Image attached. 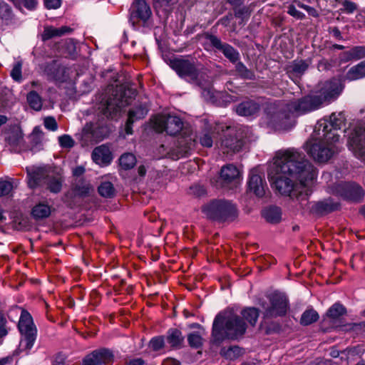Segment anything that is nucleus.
Returning <instances> with one entry per match:
<instances>
[{"instance_id":"nucleus-41","label":"nucleus","mask_w":365,"mask_h":365,"mask_svg":"<svg viewBox=\"0 0 365 365\" xmlns=\"http://www.w3.org/2000/svg\"><path fill=\"white\" fill-rule=\"evenodd\" d=\"M99 195L106 198H113L116 192L113 185L109 181H105L101 183L98 187Z\"/></svg>"},{"instance_id":"nucleus-50","label":"nucleus","mask_w":365,"mask_h":365,"mask_svg":"<svg viewBox=\"0 0 365 365\" xmlns=\"http://www.w3.org/2000/svg\"><path fill=\"white\" fill-rule=\"evenodd\" d=\"M21 68L22 62L18 61L11 71V76L15 81L20 82L22 80Z\"/></svg>"},{"instance_id":"nucleus-20","label":"nucleus","mask_w":365,"mask_h":365,"mask_svg":"<svg viewBox=\"0 0 365 365\" xmlns=\"http://www.w3.org/2000/svg\"><path fill=\"white\" fill-rule=\"evenodd\" d=\"M114 359L113 352L106 348H101L92 351L83 360V365H103L110 363Z\"/></svg>"},{"instance_id":"nucleus-40","label":"nucleus","mask_w":365,"mask_h":365,"mask_svg":"<svg viewBox=\"0 0 365 365\" xmlns=\"http://www.w3.org/2000/svg\"><path fill=\"white\" fill-rule=\"evenodd\" d=\"M136 158L131 153H125L119 158V165L125 170L132 169L136 164Z\"/></svg>"},{"instance_id":"nucleus-64","label":"nucleus","mask_w":365,"mask_h":365,"mask_svg":"<svg viewBox=\"0 0 365 365\" xmlns=\"http://www.w3.org/2000/svg\"><path fill=\"white\" fill-rule=\"evenodd\" d=\"M165 365H181L180 361L173 359V358H168L164 361Z\"/></svg>"},{"instance_id":"nucleus-58","label":"nucleus","mask_w":365,"mask_h":365,"mask_svg":"<svg viewBox=\"0 0 365 365\" xmlns=\"http://www.w3.org/2000/svg\"><path fill=\"white\" fill-rule=\"evenodd\" d=\"M332 67V65L326 58L321 60L317 65V68L319 71H327Z\"/></svg>"},{"instance_id":"nucleus-51","label":"nucleus","mask_w":365,"mask_h":365,"mask_svg":"<svg viewBox=\"0 0 365 365\" xmlns=\"http://www.w3.org/2000/svg\"><path fill=\"white\" fill-rule=\"evenodd\" d=\"M58 142L61 148H71L74 146L73 139L68 135H63L58 138Z\"/></svg>"},{"instance_id":"nucleus-23","label":"nucleus","mask_w":365,"mask_h":365,"mask_svg":"<svg viewBox=\"0 0 365 365\" xmlns=\"http://www.w3.org/2000/svg\"><path fill=\"white\" fill-rule=\"evenodd\" d=\"M148 111L145 103H140L130 109L128 113V119L125 125V131L127 135L133 134V124L145 117Z\"/></svg>"},{"instance_id":"nucleus-32","label":"nucleus","mask_w":365,"mask_h":365,"mask_svg":"<svg viewBox=\"0 0 365 365\" xmlns=\"http://www.w3.org/2000/svg\"><path fill=\"white\" fill-rule=\"evenodd\" d=\"M262 216L270 224H278L282 220V210L277 206H269L262 211Z\"/></svg>"},{"instance_id":"nucleus-7","label":"nucleus","mask_w":365,"mask_h":365,"mask_svg":"<svg viewBox=\"0 0 365 365\" xmlns=\"http://www.w3.org/2000/svg\"><path fill=\"white\" fill-rule=\"evenodd\" d=\"M170 67L181 78L200 88H205L207 81L197 68L194 59L175 58L170 61Z\"/></svg>"},{"instance_id":"nucleus-42","label":"nucleus","mask_w":365,"mask_h":365,"mask_svg":"<svg viewBox=\"0 0 365 365\" xmlns=\"http://www.w3.org/2000/svg\"><path fill=\"white\" fill-rule=\"evenodd\" d=\"M235 71L237 75L242 79L254 80L255 78L254 71L247 68L245 65L240 61L236 63Z\"/></svg>"},{"instance_id":"nucleus-54","label":"nucleus","mask_w":365,"mask_h":365,"mask_svg":"<svg viewBox=\"0 0 365 365\" xmlns=\"http://www.w3.org/2000/svg\"><path fill=\"white\" fill-rule=\"evenodd\" d=\"M287 13L297 19L302 20L305 18V15L302 12L298 11L294 5L289 6Z\"/></svg>"},{"instance_id":"nucleus-46","label":"nucleus","mask_w":365,"mask_h":365,"mask_svg":"<svg viewBox=\"0 0 365 365\" xmlns=\"http://www.w3.org/2000/svg\"><path fill=\"white\" fill-rule=\"evenodd\" d=\"M165 346V339L163 336H158L152 338L149 343L148 347L153 351H158Z\"/></svg>"},{"instance_id":"nucleus-16","label":"nucleus","mask_w":365,"mask_h":365,"mask_svg":"<svg viewBox=\"0 0 365 365\" xmlns=\"http://www.w3.org/2000/svg\"><path fill=\"white\" fill-rule=\"evenodd\" d=\"M220 128L225 132L220 144L222 152L227 154L230 152H239L242 148L244 142L242 138L237 135V130L230 126H222Z\"/></svg>"},{"instance_id":"nucleus-25","label":"nucleus","mask_w":365,"mask_h":365,"mask_svg":"<svg viewBox=\"0 0 365 365\" xmlns=\"http://www.w3.org/2000/svg\"><path fill=\"white\" fill-rule=\"evenodd\" d=\"M266 182L262 176L257 173L255 170H252L248 180V188L257 197H262L265 195Z\"/></svg>"},{"instance_id":"nucleus-12","label":"nucleus","mask_w":365,"mask_h":365,"mask_svg":"<svg viewBox=\"0 0 365 365\" xmlns=\"http://www.w3.org/2000/svg\"><path fill=\"white\" fill-rule=\"evenodd\" d=\"M269 305L264 307V317L265 319L276 318L286 315L288 308L289 302L287 297L278 292H274L267 297Z\"/></svg>"},{"instance_id":"nucleus-44","label":"nucleus","mask_w":365,"mask_h":365,"mask_svg":"<svg viewBox=\"0 0 365 365\" xmlns=\"http://www.w3.org/2000/svg\"><path fill=\"white\" fill-rule=\"evenodd\" d=\"M204 339L200 334L197 332H191L187 335V342L192 349H200L203 345Z\"/></svg>"},{"instance_id":"nucleus-22","label":"nucleus","mask_w":365,"mask_h":365,"mask_svg":"<svg viewBox=\"0 0 365 365\" xmlns=\"http://www.w3.org/2000/svg\"><path fill=\"white\" fill-rule=\"evenodd\" d=\"M64 177L61 169L48 168L47 178L44 183L46 188L52 193H58L62 190Z\"/></svg>"},{"instance_id":"nucleus-52","label":"nucleus","mask_w":365,"mask_h":365,"mask_svg":"<svg viewBox=\"0 0 365 365\" xmlns=\"http://www.w3.org/2000/svg\"><path fill=\"white\" fill-rule=\"evenodd\" d=\"M341 5L343 8L341 9V11L346 14H352L358 9L356 3L348 0L342 1Z\"/></svg>"},{"instance_id":"nucleus-28","label":"nucleus","mask_w":365,"mask_h":365,"mask_svg":"<svg viewBox=\"0 0 365 365\" xmlns=\"http://www.w3.org/2000/svg\"><path fill=\"white\" fill-rule=\"evenodd\" d=\"M339 208L340 204L329 197L316 202L312 207V210L317 214L323 215L338 210Z\"/></svg>"},{"instance_id":"nucleus-35","label":"nucleus","mask_w":365,"mask_h":365,"mask_svg":"<svg viewBox=\"0 0 365 365\" xmlns=\"http://www.w3.org/2000/svg\"><path fill=\"white\" fill-rule=\"evenodd\" d=\"M311 63V58L307 60H294L288 67L287 72L292 73L296 76H302L308 69Z\"/></svg>"},{"instance_id":"nucleus-9","label":"nucleus","mask_w":365,"mask_h":365,"mask_svg":"<svg viewBox=\"0 0 365 365\" xmlns=\"http://www.w3.org/2000/svg\"><path fill=\"white\" fill-rule=\"evenodd\" d=\"M334 143L328 140L324 142L317 139H310L307 141L304 148L307 154L315 161L324 163L338 153L337 148L334 145Z\"/></svg>"},{"instance_id":"nucleus-1","label":"nucleus","mask_w":365,"mask_h":365,"mask_svg":"<svg viewBox=\"0 0 365 365\" xmlns=\"http://www.w3.org/2000/svg\"><path fill=\"white\" fill-rule=\"evenodd\" d=\"M268 178L279 193L307 200L316 179V170L305 155L294 149L278 152L268 170Z\"/></svg>"},{"instance_id":"nucleus-3","label":"nucleus","mask_w":365,"mask_h":365,"mask_svg":"<svg viewBox=\"0 0 365 365\" xmlns=\"http://www.w3.org/2000/svg\"><path fill=\"white\" fill-rule=\"evenodd\" d=\"M137 93L136 88L128 83L117 85L108 89L107 96L102 99L98 109L106 118L114 119L120 115L122 108L131 103Z\"/></svg>"},{"instance_id":"nucleus-43","label":"nucleus","mask_w":365,"mask_h":365,"mask_svg":"<svg viewBox=\"0 0 365 365\" xmlns=\"http://www.w3.org/2000/svg\"><path fill=\"white\" fill-rule=\"evenodd\" d=\"M27 101L30 107L35 110H40L42 108L41 98L34 91H31L27 94Z\"/></svg>"},{"instance_id":"nucleus-56","label":"nucleus","mask_w":365,"mask_h":365,"mask_svg":"<svg viewBox=\"0 0 365 365\" xmlns=\"http://www.w3.org/2000/svg\"><path fill=\"white\" fill-rule=\"evenodd\" d=\"M61 0H44V5L48 9H56L60 7Z\"/></svg>"},{"instance_id":"nucleus-37","label":"nucleus","mask_w":365,"mask_h":365,"mask_svg":"<svg viewBox=\"0 0 365 365\" xmlns=\"http://www.w3.org/2000/svg\"><path fill=\"white\" fill-rule=\"evenodd\" d=\"M15 15L11 6L3 0H0V19L5 24H9L14 19Z\"/></svg>"},{"instance_id":"nucleus-47","label":"nucleus","mask_w":365,"mask_h":365,"mask_svg":"<svg viewBox=\"0 0 365 365\" xmlns=\"http://www.w3.org/2000/svg\"><path fill=\"white\" fill-rule=\"evenodd\" d=\"M252 10L250 6L242 5V6L235 9L232 14L235 18L245 19L250 18Z\"/></svg>"},{"instance_id":"nucleus-13","label":"nucleus","mask_w":365,"mask_h":365,"mask_svg":"<svg viewBox=\"0 0 365 365\" xmlns=\"http://www.w3.org/2000/svg\"><path fill=\"white\" fill-rule=\"evenodd\" d=\"M344 79L341 77H333L326 81L317 93V98L321 99V104L329 103L335 101L342 92L344 85Z\"/></svg>"},{"instance_id":"nucleus-34","label":"nucleus","mask_w":365,"mask_h":365,"mask_svg":"<svg viewBox=\"0 0 365 365\" xmlns=\"http://www.w3.org/2000/svg\"><path fill=\"white\" fill-rule=\"evenodd\" d=\"M51 212V207L44 202H39L33 207L31 210V216L36 220H40L47 218Z\"/></svg>"},{"instance_id":"nucleus-55","label":"nucleus","mask_w":365,"mask_h":365,"mask_svg":"<svg viewBox=\"0 0 365 365\" xmlns=\"http://www.w3.org/2000/svg\"><path fill=\"white\" fill-rule=\"evenodd\" d=\"M200 143L202 146L210 148L212 146L213 140L209 133H205L200 137Z\"/></svg>"},{"instance_id":"nucleus-8","label":"nucleus","mask_w":365,"mask_h":365,"mask_svg":"<svg viewBox=\"0 0 365 365\" xmlns=\"http://www.w3.org/2000/svg\"><path fill=\"white\" fill-rule=\"evenodd\" d=\"M197 39H203L202 46L205 51L220 52L231 63H237L240 59V53L230 44L223 42L217 35L204 32L197 36Z\"/></svg>"},{"instance_id":"nucleus-11","label":"nucleus","mask_w":365,"mask_h":365,"mask_svg":"<svg viewBox=\"0 0 365 365\" xmlns=\"http://www.w3.org/2000/svg\"><path fill=\"white\" fill-rule=\"evenodd\" d=\"M294 118L319 109L322 106L321 99L316 94H309L288 102Z\"/></svg>"},{"instance_id":"nucleus-14","label":"nucleus","mask_w":365,"mask_h":365,"mask_svg":"<svg viewBox=\"0 0 365 365\" xmlns=\"http://www.w3.org/2000/svg\"><path fill=\"white\" fill-rule=\"evenodd\" d=\"M333 193L340 196L344 200L360 202L364 196V191L362 187L354 182H340L332 187Z\"/></svg>"},{"instance_id":"nucleus-38","label":"nucleus","mask_w":365,"mask_h":365,"mask_svg":"<svg viewBox=\"0 0 365 365\" xmlns=\"http://www.w3.org/2000/svg\"><path fill=\"white\" fill-rule=\"evenodd\" d=\"M319 314L313 308L306 309L301 316L300 324L302 326H309L318 321Z\"/></svg>"},{"instance_id":"nucleus-5","label":"nucleus","mask_w":365,"mask_h":365,"mask_svg":"<svg viewBox=\"0 0 365 365\" xmlns=\"http://www.w3.org/2000/svg\"><path fill=\"white\" fill-rule=\"evenodd\" d=\"M264 112L267 125L276 130H289L297 123L289 103L273 102L267 103Z\"/></svg>"},{"instance_id":"nucleus-33","label":"nucleus","mask_w":365,"mask_h":365,"mask_svg":"<svg viewBox=\"0 0 365 365\" xmlns=\"http://www.w3.org/2000/svg\"><path fill=\"white\" fill-rule=\"evenodd\" d=\"M365 77V60L352 66L343 77L344 80L355 81Z\"/></svg>"},{"instance_id":"nucleus-24","label":"nucleus","mask_w":365,"mask_h":365,"mask_svg":"<svg viewBox=\"0 0 365 365\" xmlns=\"http://www.w3.org/2000/svg\"><path fill=\"white\" fill-rule=\"evenodd\" d=\"M28 185L34 189L38 186H44L48 169L46 168H36L33 170L26 168Z\"/></svg>"},{"instance_id":"nucleus-4","label":"nucleus","mask_w":365,"mask_h":365,"mask_svg":"<svg viewBox=\"0 0 365 365\" xmlns=\"http://www.w3.org/2000/svg\"><path fill=\"white\" fill-rule=\"evenodd\" d=\"M152 127L157 133L165 131L168 135L175 136L181 134L182 140L179 141L181 146L185 145V153L195 145V135L189 128H185L181 118L176 115H163L155 116L152 120Z\"/></svg>"},{"instance_id":"nucleus-63","label":"nucleus","mask_w":365,"mask_h":365,"mask_svg":"<svg viewBox=\"0 0 365 365\" xmlns=\"http://www.w3.org/2000/svg\"><path fill=\"white\" fill-rule=\"evenodd\" d=\"M232 6V11L244 5V0H226Z\"/></svg>"},{"instance_id":"nucleus-2","label":"nucleus","mask_w":365,"mask_h":365,"mask_svg":"<svg viewBox=\"0 0 365 365\" xmlns=\"http://www.w3.org/2000/svg\"><path fill=\"white\" fill-rule=\"evenodd\" d=\"M259 311L255 307H247L242 310L241 315H232L226 317L217 314L213 322L212 337L213 343L220 344L225 339H237L242 337L247 329V324L243 319L255 327L259 317Z\"/></svg>"},{"instance_id":"nucleus-6","label":"nucleus","mask_w":365,"mask_h":365,"mask_svg":"<svg viewBox=\"0 0 365 365\" xmlns=\"http://www.w3.org/2000/svg\"><path fill=\"white\" fill-rule=\"evenodd\" d=\"M201 210L208 220L219 223H231L239 216L236 204L225 199L212 200L204 205Z\"/></svg>"},{"instance_id":"nucleus-61","label":"nucleus","mask_w":365,"mask_h":365,"mask_svg":"<svg viewBox=\"0 0 365 365\" xmlns=\"http://www.w3.org/2000/svg\"><path fill=\"white\" fill-rule=\"evenodd\" d=\"M66 356L62 353L56 355L53 365H64Z\"/></svg>"},{"instance_id":"nucleus-26","label":"nucleus","mask_w":365,"mask_h":365,"mask_svg":"<svg viewBox=\"0 0 365 365\" xmlns=\"http://www.w3.org/2000/svg\"><path fill=\"white\" fill-rule=\"evenodd\" d=\"M259 104L254 100H247L237 104L235 107L236 113L241 116H253L259 113Z\"/></svg>"},{"instance_id":"nucleus-15","label":"nucleus","mask_w":365,"mask_h":365,"mask_svg":"<svg viewBox=\"0 0 365 365\" xmlns=\"http://www.w3.org/2000/svg\"><path fill=\"white\" fill-rule=\"evenodd\" d=\"M18 329L26 341V349L30 350L36 339L37 330L31 315L25 309L21 312L18 323Z\"/></svg>"},{"instance_id":"nucleus-53","label":"nucleus","mask_w":365,"mask_h":365,"mask_svg":"<svg viewBox=\"0 0 365 365\" xmlns=\"http://www.w3.org/2000/svg\"><path fill=\"white\" fill-rule=\"evenodd\" d=\"M44 126L49 130L55 131L58 128V124L53 117H46L44 119Z\"/></svg>"},{"instance_id":"nucleus-48","label":"nucleus","mask_w":365,"mask_h":365,"mask_svg":"<svg viewBox=\"0 0 365 365\" xmlns=\"http://www.w3.org/2000/svg\"><path fill=\"white\" fill-rule=\"evenodd\" d=\"M59 34H61V32L57 30V28L52 26L45 27L41 34V40L45 42L53 37L59 36Z\"/></svg>"},{"instance_id":"nucleus-62","label":"nucleus","mask_w":365,"mask_h":365,"mask_svg":"<svg viewBox=\"0 0 365 365\" xmlns=\"http://www.w3.org/2000/svg\"><path fill=\"white\" fill-rule=\"evenodd\" d=\"M86 172V169L83 166H77L75 168L73 169V175L76 178H82V175Z\"/></svg>"},{"instance_id":"nucleus-45","label":"nucleus","mask_w":365,"mask_h":365,"mask_svg":"<svg viewBox=\"0 0 365 365\" xmlns=\"http://www.w3.org/2000/svg\"><path fill=\"white\" fill-rule=\"evenodd\" d=\"M154 6L157 9H162L165 12L172 10L173 6L178 3V0H153Z\"/></svg>"},{"instance_id":"nucleus-36","label":"nucleus","mask_w":365,"mask_h":365,"mask_svg":"<svg viewBox=\"0 0 365 365\" xmlns=\"http://www.w3.org/2000/svg\"><path fill=\"white\" fill-rule=\"evenodd\" d=\"M244 349L238 346H231L229 348L223 347L220 350V355L226 359L235 360L244 354Z\"/></svg>"},{"instance_id":"nucleus-60","label":"nucleus","mask_w":365,"mask_h":365,"mask_svg":"<svg viewBox=\"0 0 365 365\" xmlns=\"http://www.w3.org/2000/svg\"><path fill=\"white\" fill-rule=\"evenodd\" d=\"M329 34H331L337 40H343V36L338 27H330L328 29Z\"/></svg>"},{"instance_id":"nucleus-29","label":"nucleus","mask_w":365,"mask_h":365,"mask_svg":"<svg viewBox=\"0 0 365 365\" xmlns=\"http://www.w3.org/2000/svg\"><path fill=\"white\" fill-rule=\"evenodd\" d=\"M166 340L173 349H180L184 346L185 337L178 329H170L167 332Z\"/></svg>"},{"instance_id":"nucleus-30","label":"nucleus","mask_w":365,"mask_h":365,"mask_svg":"<svg viewBox=\"0 0 365 365\" xmlns=\"http://www.w3.org/2000/svg\"><path fill=\"white\" fill-rule=\"evenodd\" d=\"M72 189L78 196L86 197L89 195L90 191L93 190V187L85 178H76L73 182Z\"/></svg>"},{"instance_id":"nucleus-27","label":"nucleus","mask_w":365,"mask_h":365,"mask_svg":"<svg viewBox=\"0 0 365 365\" xmlns=\"http://www.w3.org/2000/svg\"><path fill=\"white\" fill-rule=\"evenodd\" d=\"M92 158L98 164L108 165L113 160V155L109 147L102 145L94 148Z\"/></svg>"},{"instance_id":"nucleus-19","label":"nucleus","mask_w":365,"mask_h":365,"mask_svg":"<svg viewBox=\"0 0 365 365\" xmlns=\"http://www.w3.org/2000/svg\"><path fill=\"white\" fill-rule=\"evenodd\" d=\"M129 11L130 21L133 26L139 22L145 24L152 16L150 7L145 0H134Z\"/></svg>"},{"instance_id":"nucleus-59","label":"nucleus","mask_w":365,"mask_h":365,"mask_svg":"<svg viewBox=\"0 0 365 365\" xmlns=\"http://www.w3.org/2000/svg\"><path fill=\"white\" fill-rule=\"evenodd\" d=\"M232 17H233V14L230 12L227 15L222 17L219 20L218 24H220L222 26H224L225 27H227L229 26L231 20L232 19Z\"/></svg>"},{"instance_id":"nucleus-49","label":"nucleus","mask_w":365,"mask_h":365,"mask_svg":"<svg viewBox=\"0 0 365 365\" xmlns=\"http://www.w3.org/2000/svg\"><path fill=\"white\" fill-rule=\"evenodd\" d=\"M11 182L0 179V197L8 195L13 190Z\"/></svg>"},{"instance_id":"nucleus-17","label":"nucleus","mask_w":365,"mask_h":365,"mask_svg":"<svg viewBox=\"0 0 365 365\" xmlns=\"http://www.w3.org/2000/svg\"><path fill=\"white\" fill-rule=\"evenodd\" d=\"M349 145L355 156L365 163V125L357 126L352 130Z\"/></svg>"},{"instance_id":"nucleus-18","label":"nucleus","mask_w":365,"mask_h":365,"mask_svg":"<svg viewBox=\"0 0 365 365\" xmlns=\"http://www.w3.org/2000/svg\"><path fill=\"white\" fill-rule=\"evenodd\" d=\"M240 170L232 164H228L221 168L217 183L222 187L233 189L240 182Z\"/></svg>"},{"instance_id":"nucleus-21","label":"nucleus","mask_w":365,"mask_h":365,"mask_svg":"<svg viewBox=\"0 0 365 365\" xmlns=\"http://www.w3.org/2000/svg\"><path fill=\"white\" fill-rule=\"evenodd\" d=\"M40 67L46 75L48 80L61 82L65 81V68L58 61L53 60L41 64Z\"/></svg>"},{"instance_id":"nucleus-10","label":"nucleus","mask_w":365,"mask_h":365,"mask_svg":"<svg viewBox=\"0 0 365 365\" xmlns=\"http://www.w3.org/2000/svg\"><path fill=\"white\" fill-rule=\"evenodd\" d=\"M318 131L322 132V136L325 140L331 142H338L340 130L343 125H345V118L341 113L338 114L332 113L329 116V120H324L318 123Z\"/></svg>"},{"instance_id":"nucleus-39","label":"nucleus","mask_w":365,"mask_h":365,"mask_svg":"<svg viewBox=\"0 0 365 365\" xmlns=\"http://www.w3.org/2000/svg\"><path fill=\"white\" fill-rule=\"evenodd\" d=\"M346 314V308L340 303H335L327 310V317L334 322Z\"/></svg>"},{"instance_id":"nucleus-57","label":"nucleus","mask_w":365,"mask_h":365,"mask_svg":"<svg viewBox=\"0 0 365 365\" xmlns=\"http://www.w3.org/2000/svg\"><path fill=\"white\" fill-rule=\"evenodd\" d=\"M190 190L197 197L202 196L206 193L205 187L198 185L190 187Z\"/></svg>"},{"instance_id":"nucleus-31","label":"nucleus","mask_w":365,"mask_h":365,"mask_svg":"<svg viewBox=\"0 0 365 365\" xmlns=\"http://www.w3.org/2000/svg\"><path fill=\"white\" fill-rule=\"evenodd\" d=\"M365 58V46H356L341 53V61L348 62Z\"/></svg>"}]
</instances>
